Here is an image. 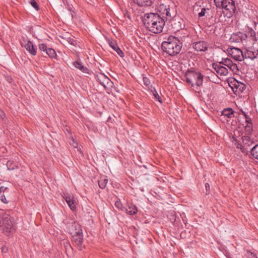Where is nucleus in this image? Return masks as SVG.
<instances>
[{
  "instance_id": "28",
  "label": "nucleus",
  "mask_w": 258,
  "mask_h": 258,
  "mask_svg": "<svg viewBox=\"0 0 258 258\" xmlns=\"http://www.w3.org/2000/svg\"><path fill=\"white\" fill-rule=\"evenodd\" d=\"M46 53L51 58H55L56 57L55 51L52 48H48Z\"/></svg>"
},
{
  "instance_id": "12",
  "label": "nucleus",
  "mask_w": 258,
  "mask_h": 258,
  "mask_svg": "<svg viewBox=\"0 0 258 258\" xmlns=\"http://www.w3.org/2000/svg\"><path fill=\"white\" fill-rule=\"evenodd\" d=\"M192 46L197 51L205 52L208 49L207 43L204 41L195 42L193 43Z\"/></svg>"
},
{
  "instance_id": "18",
  "label": "nucleus",
  "mask_w": 258,
  "mask_h": 258,
  "mask_svg": "<svg viewBox=\"0 0 258 258\" xmlns=\"http://www.w3.org/2000/svg\"><path fill=\"white\" fill-rule=\"evenodd\" d=\"M74 66L80 70L82 72L86 74H90L89 70L86 67L84 66L82 62L80 60L75 61L73 62Z\"/></svg>"
},
{
  "instance_id": "26",
  "label": "nucleus",
  "mask_w": 258,
  "mask_h": 258,
  "mask_svg": "<svg viewBox=\"0 0 258 258\" xmlns=\"http://www.w3.org/2000/svg\"><path fill=\"white\" fill-rule=\"evenodd\" d=\"M108 183V179L106 178H101L100 180L98 181V184L99 187L101 188H104L107 183Z\"/></svg>"
},
{
  "instance_id": "27",
  "label": "nucleus",
  "mask_w": 258,
  "mask_h": 258,
  "mask_svg": "<svg viewBox=\"0 0 258 258\" xmlns=\"http://www.w3.org/2000/svg\"><path fill=\"white\" fill-rule=\"evenodd\" d=\"M251 154L254 158L258 159V145H255L252 148Z\"/></svg>"
},
{
  "instance_id": "42",
  "label": "nucleus",
  "mask_w": 258,
  "mask_h": 258,
  "mask_svg": "<svg viewBox=\"0 0 258 258\" xmlns=\"http://www.w3.org/2000/svg\"><path fill=\"white\" fill-rule=\"evenodd\" d=\"M205 187H206V190L207 191L208 189H210V185L209 183H206V184H205Z\"/></svg>"
},
{
  "instance_id": "19",
  "label": "nucleus",
  "mask_w": 258,
  "mask_h": 258,
  "mask_svg": "<svg viewBox=\"0 0 258 258\" xmlns=\"http://www.w3.org/2000/svg\"><path fill=\"white\" fill-rule=\"evenodd\" d=\"M126 212L130 215H134L137 214L138 212L137 208L132 204H128L125 209Z\"/></svg>"
},
{
  "instance_id": "41",
  "label": "nucleus",
  "mask_w": 258,
  "mask_h": 258,
  "mask_svg": "<svg viewBox=\"0 0 258 258\" xmlns=\"http://www.w3.org/2000/svg\"><path fill=\"white\" fill-rule=\"evenodd\" d=\"M72 145L74 148H77L78 147V143L75 141L74 140H72Z\"/></svg>"
},
{
  "instance_id": "21",
  "label": "nucleus",
  "mask_w": 258,
  "mask_h": 258,
  "mask_svg": "<svg viewBox=\"0 0 258 258\" xmlns=\"http://www.w3.org/2000/svg\"><path fill=\"white\" fill-rule=\"evenodd\" d=\"M72 236L76 244L78 245V247H79L80 248H81L83 241V233H79L77 235Z\"/></svg>"
},
{
  "instance_id": "33",
  "label": "nucleus",
  "mask_w": 258,
  "mask_h": 258,
  "mask_svg": "<svg viewBox=\"0 0 258 258\" xmlns=\"http://www.w3.org/2000/svg\"><path fill=\"white\" fill-rule=\"evenodd\" d=\"M28 2L36 10H39V6L35 0H28Z\"/></svg>"
},
{
  "instance_id": "4",
  "label": "nucleus",
  "mask_w": 258,
  "mask_h": 258,
  "mask_svg": "<svg viewBox=\"0 0 258 258\" xmlns=\"http://www.w3.org/2000/svg\"><path fill=\"white\" fill-rule=\"evenodd\" d=\"M217 8L224 9L231 15L235 11L236 7L234 0H222L215 3Z\"/></svg>"
},
{
  "instance_id": "8",
  "label": "nucleus",
  "mask_w": 258,
  "mask_h": 258,
  "mask_svg": "<svg viewBox=\"0 0 258 258\" xmlns=\"http://www.w3.org/2000/svg\"><path fill=\"white\" fill-rule=\"evenodd\" d=\"M22 46L24 47L27 51L32 55H35L37 53V48H35L32 41L23 39L21 42Z\"/></svg>"
},
{
  "instance_id": "31",
  "label": "nucleus",
  "mask_w": 258,
  "mask_h": 258,
  "mask_svg": "<svg viewBox=\"0 0 258 258\" xmlns=\"http://www.w3.org/2000/svg\"><path fill=\"white\" fill-rule=\"evenodd\" d=\"M115 206L116 208H117L119 210L121 211H125V209L120 201H116L115 203Z\"/></svg>"
},
{
  "instance_id": "35",
  "label": "nucleus",
  "mask_w": 258,
  "mask_h": 258,
  "mask_svg": "<svg viewBox=\"0 0 258 258\" xmlns=\"http://www.w3.org/2000/svg\"><path fill=\"white\" fill-rule=\"evenodd\" d=\"M39 48L40 50L44 51L45 52H46L47 50L48 49L46 45L44 43L39 44Z\"/></svg>"
},
{
  "instance_id": "22",
  "label": "nucleus",
  "mask_w": 258,
  "mask_h": 258,
  "mask_svg": "<svg viewBox=\"0 0 258 258\" xmlns=\"http://www.w3.org/2000/svg\"><path fill=\"white\" fill-rule=\"evenodd\" d=\"M134 2L139 6L141 7L151 6L153 3L152 0H134Z\"/></svg>"
},
{
  "instance_id": "13",
  "label": "nucleus",
  "mask_w": 258,
  "mask_h": 258,
  "mask_svg": "<svg viewBox=\"0 0 258 258\" xmlns=\"http://www.w3.org/2000/svg\"><path fill=\"white\" fill-rule=\"evenodd\" d=\"M244 56L246 58L253 60L258 57V49H256L254 48H249L248 49L246 50Z\"/></svg>"
},
{
  "instance_id": "10",
  "label": "nucleus",
  "mask_w": 258,
  "mask_h": 258,
  "mask_svg": "<svg viewBox=\"0 0 258 258\" xmlns=\"http://www.w3.org/2000/svg\"><path fill=\"white\" fill-rule=\"evenodd\" d=\"M212 68L216 72L217 75L220 76H226L228 74V69L221 65L216 63H212Z\"/></svg>"
},
{
  "instance_id": "34",
  "label": "nucleus",
  "mask_w": 258,
  "mask_h": 258,
  "mask_svg": "<svg viewBox=\"0 0 258 258\" xmlns=\"http://www.w3.org/2000/svg\"><path fill=\"white\" fill-rule=\"evenodd\" d=\"M143 81L144 85L149 88L150 86H151V82L149 78L146 77H144L143 78Z\"/></svg>"
},
{
  "instance_id": "11",
  "label": "nucleus",
  "mask_w": 258,
  "mask_h": 258,
  "mask_svg": "<svg viewBox=\"0 0 258 258\" xmlns=\"http://www.w3.org/2000/svg\"><path fill=\"white\" fill-rule=\"evenodd\" d=\"M247 38L246 34L240 32L233 33L231 35L230 40L232 42H241L243 40H245Z\"/></svg>"
},
{
  "instance_id": "23",
  "label": "nucleus",
  "mask_w": 258,
  "mask_h": 258,
  "mask_svg": "<svg viewBox=\"0 0 258 258\" xmlns=\"http://www.w3.org/2000/svg\"><path fill=\"white\" fill-rule=\"evenodd\" d=\"M247 30H246L247 34L246 35L248 37H249L251 39V40L253 42H255L256 41V38L255 37V32L251 28H249V27H247Z\"/></svg>"
},
{
  "instance_id": "32",
  "label": "nucleus",
  "mask_w": 258,
  "mask_h": 258,
  "mask_svg": "<svg viewBox=\"0 0 258 258\" xmlns=\"http://www.w3.org/2000/svg\"><path fill=\"white\" fill-rule=\"evenodd\" d=\"M229 69L232 71L233 73L237 74L239 72V69L237 64L233 63Z\"/></svg>"
},
{
  "instance_id": "2",
  "label": "nucleus",
  "mask_w": 258,
  "mask_h": 258,
  "mask_svg": "<svg viewBox=\"0 0 258 258\" xmlns=\"http://www.w3.org/2000/svg\"><path fill=\"white\" fill-rule=\"evenodd\" d=\"M182 47V43L180 40L172 35L169 36L161 44V48L164 52L172 56L178 54Z\"/></svg>"
},
{
  "instance_id": "6",
  "label": "nucleus",
  "mask_w": 258,
  "mask_h": 258,
  "mask_svg": "<svg viewBox=\"0 0 258 258\" xmlns=\"http://www.w3.org/2000/svg\"><path fill=\"white\" fill-rule=\"evenodd\" d=\"M157 11L159 13V15L163 17L164 19L169 20L171 18L170 13L169 5L164 4H160L157 8Z\"/></svg>"
},
{
  "instance_id": "39",
  "label": "nucleus",
  "mask_w": 258,
  "mask_h": 258,
  "mask_svg": "<svg viewBox=\"0 0 258 258\" xmlns=\"http://www.w3.org/2000/svg\"><path fill=\"white\" fill-rule=\"evenodd\" d=\"M248 258H256L255 254L251 252H248Z\"/></svg>"
},
{
  "instance_id": "29",
  "label": "nucleus",
  "mask_w": 258,
  "mask_h": 258,
  "mask_svg": "<svg viewBox=\"0 0 258 258\" xmlns=\"http://www.w3.org/2000/svg\"><path fill=\"white\" fill-rule=\"evenodd\" d=\"M7 166L8 169L9 170H14L15 168L17 167V166L15 163L12 161H8L7 163Z\"/></svg>"
},
{
  "instance_id": "9",
  "label": "nucleus",
  "mask_w": 258,
  "mask_h": 258,
  "mask_svg": "<svg viewBox=\"0 0 258 258\" xmlns=\"http://www.w3.org/2000/svg\"><path fill=\"white\" fill-rule=\"evenodd\" d=\"M63 198L65 200L66 203L72 211H75L76 209L75 201L74 196L70 194H63Z\"/></svg>"
},
{
  "instance_id": "7",
  "label": "nucleus",
  "mask_w": 258,
  "mask_h": 258,
  "mask_svg": "<svg viewBox=\"0 0 258 258\" xmlns=\"http://www.w3.org/2000/svg\"><path fill=\"white\" fill-rule=\"evenodd\" d=\"M228 53L237 61H242L244 58V54L239 48L236 47L229 48L227 49Z\"/></svg>"
},
{
  "instance_id": "5",
  "label": "nucleus",
  "mask_w": 258,
  "mask_h": 258,
  "mask_svg": "<svg viewBox=\"0 0 258 258\" xmlns=\"http://www.w3.org/2000/svg\"><path fill=\"white\" fill-rule=\"evenodd\" d=\"M229 84L234 94L236 95L242 93L246 88L245 84L236 79H233Z\"/></svg>"
},
{
  "instance_id": "14",
  "label": "nucleus",
  "mask_w": 258,
  "mask_h": 258,
  "mask_svg": "<svg viewBox=\"0 0 258 258\" xmlns=\"http://www.w3.org/2000/svg\"><path fill=\"white\" fill-rule=\"evenodd\" d=\"M70 231L72 235H75L79 233H83L81 225L76 222H74L72 224L70 229Z\"/></svg>"
},
{
  "instance_id": "43",
  "label": "nucleus",
  "mask_w": 258,
  "mask_h": 258,
  "mask_svg": "<svg viewBox=\"0 0 258 258\" xmlns=\"http://www.w3.org/2000/svg\"><path fill=\"white\" fill-rule=\"evenodd\" d=\"M2 251L6 252L7 251V248L6 247H2Z\"/></svg>"
},
{
  "instance_id": "30",
  "label": "nucleus",
  "mask_w": 258,
  "mask_h": 258,
  "mask_svg": "<svg viewBox=\"0 0 258 258\" xmlns=\"http://www.w3.org/2000/svg\"><path fill=\"white\" fill-rule=\"evenodd\" d=\"M151 91L152 92L153 96H154L155 99L159 102L162 103V99L160 97L159 95L158 94L156 89L154 88L153 90H152Z\"/></svg>"
},
{
  "instance_id": "40",
  "label": "nucleus",
  "mask_w": 258,
  "mask_h": 258,
  "mask_svg": "<svg viewBox=\"0 0 258 258\" xmlns=\"http://www.w3.org/2000/svg\"><path fill=\"white\" fill-rule=\"evenodd\" d=\"M69 42L73 46H75L77 44V42L73 39H70Z\"/></svg>"
},
{
  "instance_id": "3",
  "label": "nucleus",
  "mask_w": 258,
  "mask_h": 258,
  "mask_svg": "<svg viewBox=\"0 0 258 258\" xmlns=\"http://www.w3.org/2000/svg\"><path fill=\"white\" fill-rule=\"evenodd\" d=\"M13 220L10 215H6L0 220V231L7 236H9L14 231Z\"/></svg>"
},
{
  "instance_id": "15",
  "label": "nucleus",
  "mask_w": 258,
  "mask_h": 258,
  "mask_svg": "<svg viewBox=\"0 0 258 258\" xmlns=\"http://www.w3.org/2000/svg\"><path fill=\"white\" fill-rule=\"evenodd\" d=\"M9 189L7 187L4 186L0 187V200L4 203L7 204L9 202V200L6 198Z\"/></svg>"
},
{
  "instance_id": "36",
  "label": "nucleus",
  "mask_w": 258,
  "mask_h": 258,
  "mask_svg": "<svg viewBox=\"0 0 258 258\" xmlns=\"http://www.w3.org/2000/svg\"><path fill=\"white\" fill-rule=\"evenodd\" d=\"M233 62L230 59L227 58L225 60L224 64L225 66H227L228 68L232 65Z\"/></svg>"
},
{
  "instance_id": "16",
  "label": "nucleus",
  "mask_w": 258,
  "mask_h": 258,
  "mask_svg": "<svg viewBox=\"0 0 258 258\" xmlns=\"http://www.w3.org/2000/svg\"><path fill=\"white\" fill-rule=\"evenodd\" d=\"M194 79L196 81L197 87L201 86L203 82V76L199 72H192ZM198 89V88H197Z\"/></svg>"
},
{
  "instance_id": "44",
  "label": "nucleus",
  "mask_w": 258,
  "mask_h": 258,
  "mask_svg": "<svg viewBox=\"0 0 258 258\" xmlns=\"http://www.w3.org/2000/svg\"><path fill=\"white\" fill-rule=\"evenodd\" d=\"M246 128L248 131L251 130V126H249L248 124L246 126Z\"/></svg>"
},
{
  "instance_id": "20",
  "label": "nucleus",
  "mask_w": 258,
  "mask_h": 258,
  "mask_svg": "<svg viewBox=\"0 0 258 258\" xmlns=\"http://www.w3.org/2000/svg\"><path fill=\"white\" fill-rule=\"evenodd\" d=\"M109 46L114 50L121 57L124 56V53L120 49L116 43L114 41H112L109 42Z\"/></svg>"
},
{
  "instance_id": "24",
  "label": "nucleus",
  "mask_w": 258,
  "mask_h": 258,
  "mask_svg": "<svg viewBox=\"0 0 258 258\" xmlns=\"http://www.w3.org/2000/svg\"><path fill=\"white\" fill-rule=\"evenodd\" d=\"M222 115L227 116L228 118H231L233 116L234 111L231 108L224 109L222 111Z\"/></svg>"
},
{
  "instance_id": "1",
  "label": "nucleus",
  "mask_w": 258,
  "mask_h": 258,
  "mask_svg": "<svg viewBox=\"0 0 258 258\" xmlns=\"http://www.w3.org/2000/svg\"><path fill=\"white\" fill-rule=\"evenodd\" d=\"M144 24L147 29L154 33H160L165 25V20L158 13H150L145 15Z\"/></svg>"
},
{
  "instance_id": "38",
  "label": "nucleus",
  "mask_w": 258,
  "mask_h": 258,
  "mask_svg": "<svg viewBox=\"0 0 258 258\" xmlns=\"http://www.w3.org/2000/svg\"><path fill=\"white\" fill-rule=\"evenodd\" d=\"M242 113L243 114L245 118V121L247 122V124L251 123V119L247 116V115L245 113V112L243 111L242 110H241Z\"/></svg>"
},
{
  "instance_id": "25",
  "label": "nucleus",
  "mask_w": 258,
  "mask_h": 258,
  "mask_svg": "<svg viewBox=\"0 0 258 258\" xmlns=\"http://www.w3.org/2000/svg\"><path fill=\"white\" fill-rule=\"evenodd\" d=\"M193 79H194V75L192 74V72L189 73L186 75V82L188 84L191 85L192 86H194Z\"/></svg>"
},
{
  "instance_id": "17",
  "label": "nucleus",
  "mask_w": 258,
  "mask_h": 258,
  "mask_svg": "<svg viewBox=\"0 0 258 258\" xmlns=\"http://www.w3.org/2000/svg\"><path fill=\"white\" fill-rule=\"evenodd\" d=\"M97 79L100 84L104 87H106V85H108L110 82V79L104 74L102 73L97 76Z\"/></svg>"
},
{
  "instance_id": "37",
  "label": "nucleus",
  "mask_w": 258,
  "mask_h": 258,
  "mask_svg": "<svg viewBox=\"0 0 258 258\" xmlns=\"http://www.w3.org/2000/svg\"><path fill=\"white\" fill-rule=\"evenodd\" d=\"M209 9H208V10ZM207 9L203 8L201 9V12L198 14L199 17H202L204 16L206 14V11Z\"/></svg>"
}]
</instances>
